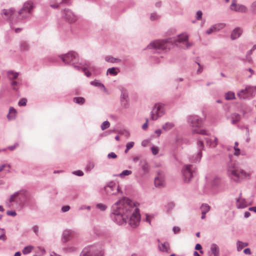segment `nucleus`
Wrapping results in <instances>:
<instances>
[{
  "mask_svg": "<svg viewBox=\"0 0 256 256\" xmlns=\"http://www.w3.org/2000/svg\"><path fill=\"white\" fill-rule=\"evenodd\" d=\"M225 98L226 100H231L235 98L234 93L232 92H228L225 94Z\"/></svg>",
  "mask_w": 256,
  "mask_h": 256,
  "instance_id": "22",
  "label": "nucleus"
},
{
  "mask_svg": "<svg viewBox=\"0 0 256 256\" xmlns=\"http://www.w3.org/2000/svg\"><path fill=\"white\" fill-rule=\"evenodd\" d=\"M242 30L240 28L234 29L231 34V38L233 40L239 38L242 33Z\"/></svg>",
  "mask_w": 256,
  "mask_h": 256,
  "instance_id": "16",
  "label": "nucleus"
},
{
  "mask_svg": "<svg viewBox=\"0 0 256 256\" xmlns=\"http://www.w3.org/2000/svg\"><path fill=\"white\" fill-rule=\"evenodd\" d=\"M200 210L202 213H206L210 210V207L206 204H203L200 207Z\"/></svg>",
  "mask_w": 256,
  "mask_h": 256,
  "instance_id": "23",
  "label": "nucleus"
},
{
  "mask_svg": "<svg viewBox=\"0 0 256 256\" xmlns=\"http://www.w3.org/2000/svg\"><path fill=\"white\" fill-rule=\"evenodd\" d=\"M16 199V192L14 193L13 194H12L10 198V203L14 202V200Z\"/></svg>",
  "mask_w": 256,
  "mask_h": 256,
  "instance_id": "40",
  "label": "nucleus"
},
{
  "mask_svg": "<svg viewBox=\"0 0 256 256\" xmlns=\"http://www.w3.org/2000/svg\"><path fill=\"white\" fill-rule=\"evenodd\" d=\"M7 76L8 78L11 81V84L14 89H16V72L14 71L10 70L8 72Z\"/></svg>",
  "mask_w": 256,
  "mask_h": 256,
  "instance_id": "14",
  "label": "nucleus"
},
{
  "mask_svg": "<svg viewBox=\"0 0 256 256\" xmlns=\"http://www.w3.org/2000/svg\"><path fill=\"white\" fill-rule=\"evenodd\" d=\"M157 16L155 14H152L151 16H150V19L152 20H156L157 18Z\"/></svg>",
  "mask_w": 256,
  "mask_h": 256,
  "instance_id": "56",
  "label": "nucleus"
},
{
  "mask_svg": "<svg viewBox=\"0 0 256 256\" xmlns=\"http://www.w3.org/2000/svg\"><path fill=\"white\" fill-rule=\"evenodd\" d=\"M0 240H4V234L2 231V230L0 229Z\"/></svg>",
  "mask_w": 256,
  "mask_h": 256,
  "instance_id": "52",
  "label": "nucleus"
},
{
  "mask_svg": "<svg viewBox=\"0 0 256 256\" xmlns=\"http://www.w3.org/2000/svg\"><path fill=\"white\" fill-rule=\"evenodd\" d=\"M104 189L110 194H116L120 190L118 185L113 182H110Z\"/></svg>",
  "mask_w": 256,
  "mask_h": 256,
  "instance_id": "8",
  "label": "nucleus"
},
{
  "mask_svg": "<svg viewBox=\"0 0 256 256\" xmlns=\"http://www.w3.org/2000/svg\"><path fill=\"white\" fill-rule=\"evenodd\" d=\"M5 166H6L5 164H2V166H0V172H2L4 170Z\"/></svg>",
  "mask_w": 256,
  "mask_h": 256,
  "instance_id": "62",
  "label": "nucleus"
},
{
  "mask_svg": "<svg viewBox=\"0 0 256 256\" xmlns=\"http://www.w3.org/2000/svg\"><path fill=\"white\" fill-rule=\"evenodd\" d=\"M195 248L196 250H200V253H203V252L201 250L202 248V247L200 244H196V245Z\"/></svg>",
  "mask_w": 256,
  "mask_h": 256,
  "instance_id": "41",
  "label": "nucleus"
},
{
  "mask_svg": "<svg viewBox=\"0 0 256 256\" xmlns=\"http://www.w3.org/2000/svg\"><path fill=\"white\" fill-rule=\"evenodd\" d=\"M128 98V94L126 92H122L121 96V99L122 102H127Z\"/></svg>",
  "mask_w": 256,
  "mask_h": 256,
  "instance_id": "33",
  "label": "nucleus"
},
{
  "mask_svg": "<svg viewBox=\"0 0 256 256\" xmlns=\"http://www.w3.org/2000/svg\"><path fill=\"white\" fill-rule=\"evenodd\" d=\"M152 152L153 154L156 155V154L158 152V147L153 146L152 148Z\"/></svg>",
  "mask_w": 256,
  "mask_h": 256,
  "instance_id": "36",
  "label": "nucleus"
},
{
  "mask_svg": "<svg viewBox=\"0 0 256 256\" xmlns=\"http://www.w3.org/2000/svg\"><path fill=\"white\" fill-rule=\"evenodd\" d=\"M74 174L78 176H82L84 174L83 172L81 170L75 171L74 172Z\"/></svg>",
  "mask_w": 256,
  "mask_h": 256,
  "instance_id": "45",
  "label": "nucleus"
},
{
  "mask_svg": "<svg viewBox=\"0 0 256 256\" xmlns=\"http://www.w3.org/2000/svg\"><path fill=\"white\" fill-rule=\"evenodd\" d=\"M132 174V172L128 170H124L121 174H120V176L121 177L125 176H128Z\"/></svg>",
  "mask_w": 256,
  "mask_h": 256,
  "instance_id": "35",
  "label": "nucleus"
},
{
  "mask_svg": "<svg viewBox=\"0 0 256 256\" xmlns=\"http://www.w3.org/2000/svg\"><path fill=\"white\" fill-rule=\"evenodd\" d=\"M91 84L92 85L95 86H99L101 85V84L98 81H93L91 82Z\"/></svg>",
  "mask_w": 256,
  "mask_h": 256,
  "instance_id": "46",
  "label": "nucleus"
},
{
  "mask_svg": "<svg viewBox=\"0 0 256 256\" xmlns=\"http://www.w3.org/2000/svg\"><path fill=\"white\" fill-rule=\"evenodd\" d=\"M164 105L160 103L155 104L151 112V119L156 120L158 118L164 114Z\"/></svg>",
  "mask_w": 256,
  "mask_h": 256,
  "instance_id": "6",
  "label": "nucleus"
},
{
  "mask_svg": "<svg viewBox=\"0 0 256 256\" xmlns=\"http://www.w3.org/2000/svg\"><path fill=\"white\" fill-rule=\"evenodd\" d=\"M173 231L174 234H178L180 232V228L178 226H174L173 228Z\"/></svg>",
  "mask_w": 256,
  "mask_h": 256,
  "instance_id": "48",
  "label": "nucleus"
},
{
  "mask_svg": "<svg viewBox=\"0 0 256 256\" xmlns=\"http://www.w3.org/2000/svg\"><path fill=\"white\" fill-rule=\"evenodd\" d=\"M15 148H16V146L14 145V146L8 147V149L10 150H13L15 149Z\"/></svg>",
  "mask_w": 256,
  "mask_h": 256,
  "instance_id": "60",
  "label": "nucleus"
},
{
  "mask_svg": "<svg viewBox=\"0 0 256 256\" xmlns=\"http://www.w3.org/2000/svg\"><path fill=\"white\" fill-rule=\"evenodd\" d=\"M152 218L151 216L146 215V222H148L150 224V220Z\"/></svg>",
  "mask_w": 256,
  "mask_h": 256,
  "instance_id": "54",
  "label": "nucleus"
},
{
  "mask_svg": "<svg viewBox=\"0 0 256 256\" xmlns=\"http://www.w3.org/2000/svg\"><path fill=\"white\" fill-rule=\"evenodd\" d=\"M22 48L24 46V50H26L28 48V46L26 44H22L21 46Z\"/></svg>",
  "mask_w": 256,
  "mask_h": 256,
  "instance_id": "63",
  "label": "nucleus"
},
{
  "mask_svg": "<svg viewBox=\"0 0 256 256\" xmlns=\"http://www.w3.org/2000/svg\"><path fill=\"white\" fill-rule=\"evenodd\" d=\"M6 214L8 216H16V212L15 211H10L8 210L6 212Z\"/></svg>",
  "mask_w": 256,
  "mask_h": 256,
  "instance_id": "42",
  "label": "nucleus"
},
{
  "mask_svg": "<svg viewBox=\"0 0 256 256\" xmlns=\"http://www.w3.org/2000/svg\"><path fill=\"white\" fill-rule=\"evenodd\" d=\"M106 60L107 62H118L119 61V60L118 59L114 58L112 57H108V56L106 58Z\"/></svg>",
  "mask_w": 256,
  "mask_h": 256,
  "instance_id": "34",
  "label": "nucleus"
},
{
  "mask_svg": "<svg viewBox=\"0 0 256 256\" xmlns=\"http://www.w3.org/2000/svg\"><path fill=\"white\" fill-rule=\"evenodd\" d=\"M206 142L210 146L214 147L218 144V140L214 136H211L210 138H206Z\"/></svg>",
  "mask_w": 256,
  "mask_h": 256,
  "instance_id": "19",
  "label": "nucleus"
},
{
  "mask_svg": "<svg viewBox=\"0 0 256 256\" xmlns=\"http://www.w3.org/2000/svg\"><path fill=\"white\" fill-rule=\"evenodd\" d=\"M27 102V100L25 98H22L18 102V106H25Z\"/></svg>",
  "mask_w": 256,
  "mask_h": 256,
  "instance_id": "32",
  "label": "nucleus"
},
{
  "mask_svg": "<svg viewBox=\"0 0 256 256\" xmlns=\"http://www.w3.org/2000/svg\"><path fill=\"white\" fill-rule=\"evenodd\" d=\"M16 116V110L12 107L10 108L9 112L7 115V118L11 120L15 118Z\"/></svg>",
  "mask_w": 256,
  "mask_h": 256,
  "instance_id": "18",
  "label": "nucleus"
},
{
  "mask_svg": "<svg viewBox=\"0 0 256 256\" xmlns=\"http://www.w3.org/2000/svg\"><path fill=\"white\" fill-rule=\"evenodd\" d=\"M228 174L234 180L238 182L240 179L250 178L251 173L246 172L238 166L234 165L229 167Z\"/></svg>",
  "mask_w": 256,
  "mask_h": 256,
  "instance_id": "2",
  "label": "nucleus"
},
{
  "mask_svg": "<svg viewBox=\"0 0 256 256\" xmlns=\"http://www.w3.org/2000/svg\"><path fill=\"white\" fill-rule=\"evenodd\" d=\"M250 214L248 212H246L244 213V217L246 218H248L250 216Z\"/></svg>",
  "mask_w": 256,
  "mask_h": 256,
  "instance_id": "58",
  "label": "nucleus"
},
{
  "mask_svg": "<svg viewBox=\"0 0 256 256\" xmlns=\"http://www.w3.org/2000/svg\"><path fill=\"white\" fill-rule=\"evenodd\" d=\"M230 8L232 10L235 12H247L246 7L242 4H237L236 0L232 1Z\"/></svg>",
  "mask_w": 256,
  "mask_h": 256,
  "instance_id": "9",
  "label": "nucleus"
},
{
  "mask_svg": "<svg viewBox=\"0 0 256 256\" xmlns=\"http://www.w3.org/2000/svg\"><path fill=\"white\" fill-rule=\"evenodd\" d=\"M32 230H34V233L38 235V227L36 226H34L33 228H32Z\"/></svg>",
  "mask_w": 256,
  "mask_h": 256,
  "instance_id": "51",
  "label": "nucleus"
},
{
  "mask_svg": "<svg viewBox=\"0 0 256 256\" xmlns=\"http://www.w3.org/2000/svg\"><path fill=\"white\" fill-rule=\"evenodd\" d=\"M238 142H236L234 146V153L236 156H238L240 153V150L238 148Z\"/></svg>",
  "mask_w": 256,
  "mask_h": 256,
  "instance_id": "31",
  "label": "nucleus"
},
{
  "mask_svg": "<svg viewBox=\"0 0 256 256\" xmlns=\"http://www.w3.org/2000/svg\"><path fill=\"white\" fill-rule=\"evenodd\" d=\"M107 73H109L110 74L114 76H116L118 74L116 68H108L107 70Z\"/></svg>",
  "mask_w": 256,
  "mask_h": 256,
  "instance_id": "28",
  "label": "nucleus"
},
{
  "mask_svg": "<svg viewBox=\"0 0 256 256\" xmlns=\"http://www.w3.org/2000/svg\"><path fill=\"white\" fill-rule=\"evenodd\" d=\"M158 248L160 251L170 252V248L168 242H164L158 245Z\"/></svg>",
  "mask_w": 256,
  "mask_h": 256,
  "instance_id": "17",
  "label": "nucleus"
},
{
  "mask_svg": "<svg viewBox=\"0 0 256 256\" xmlns=\"http://www.w3.org/2000/svg\"><path fill=\"white\" fill-rule=\"evenodd\" d=\"M110 126V124L108 121H105L102 122L101 125V128L102 130H104L108 128Z\"/></svg>",
  "mask_w": 256,
  "mask_h": 256,
  "instance_id": "30",
  "label": "nucleus"
},
{
  "mask_svg": "<svg viewBox=\"0 0 256 256\" xmlns=\"http://www.w3.org/2000/svg\"><path fill=\"white\" fill-rule=\"evenodd\" d=\"M114 213L116 216V220L119 223L128 222L131 226H138L140 221L138 209L128 199L124 198L116 202L113 206Z\"/></svg>",
  "mask_w": 256,
  "mask_h": 256,
  "instance_id": "1",
  "label": "nucleus"
},
{
  "mask_svg": "<svg viewBox=\"0 0 256 256\" xmlns=\"http://www.w3.org/2000/svg\"><path fill=\"white\" fill-rule=\"evenodd\" d=\"M249 210L256 212V206L251 207L249 208Z\"/></svg>",
  "mask_w": 256,
  "mask_h": 256,
  "instance_id": "59",
  "label": "nucleus"
},
{
  "mask_svg": "<svg viewBox=\"0 0 256 256\" xmlns=\"http://www.w3.org/2000/svg\"><path fill=\"white\" fill-rule=\"evenodd\" d=\"M236 244L238 251H240L244 248L248 246V243L244 242L241 241H238Z\"/></svg>",
  "mask_w": 256,
  "mask_h": 256,
  "instance_id": "21",
  "label": "nucleus"
},
{
  "mask_svg": "<svg viewBox=\"0 0 256 256\" xmlns=\"http://www.w3.org/2000/svg\"><path fill=\"white\" fill-rule=\"evenodd\" d=\"M74 102L78 104H82L84 103L85 100L82 97L74 98Z\"/></svg>",
  "mask_w": 256,
  "mask_h": 256,
  "instance_id": "27",
  "label": "nucleus"
},
{
  "mask_svg": "<svg viewBox=\"0 0 256 256\" xmlns=\"http://www.w3.org/2000/svg\"><path fill=\"white\" fill-rule=\"evenodd\" d=\"M210 250L214 256H219V248L216 244H212L211 246Z\"/></svg>",
  "mask_w": 256,
  "mask_h": 256,
  "instance_id": "20",
  "label": "nucleus"
},
{
  "mask_svg": "<svg viewBox=\"0 0 256 256\" xmlns=\"http://www.w3.org/2000/svg\"><path fill=\"white\" fill-rule=\"evenodd\" d=\"M194 256H200V255L198 254V253L197 252H194Z\"/></svg>",
  "mask_w": 256,
  "mask_h": 256,
  "instance_id": "64",
  "label": "nucleus"
},
{
  "mask_svg": "<svg viewBox=\"0 0 256 256\" xmlns=\"http://www.w3.org/2000/svg\"><path fill=\"white\" fill-rule=\"evenodd\" d=\"M202 12L201 11H198L196 13V18L198 20H200L201 19L202 16Z\"/></svg>",
  "mask_w": 256,
  "mask_h": 256,
  "instance_id": "43",
  "label": "nucleus"
},
{
  "mask_svg": "<svg viewBox=\"0 0 256 256\" xmlns=\"http://www.w3.org/2000/svg\"><path fill=\"white\" fill-rule=\"evenodd\" d=\"M236 120H234L232 121L233 123H236V122H238L240 120V116L238 114H236Z\"/></svg>",
  "mask_w": 256,
  "mask_h": 256,
  "instance_id": "55",
  "label": "nucleus"
},
{
  "mask_svg": "<svg viewBox=\"0 0 256 256\" xmlns=\"http://www.w3.org/2000/svg\"><path fill=\"white\" fill-rule=\"evenodd\" d=\"M77 56L78 54L76 52H70L67 54L62 55L60 58L64 62L68 64L76 59Z\"/></svg>",
  "mask_w": 256,
  "mask_h": 256,
  "instance_id": "10",
  "label": "nucleus"
},
{
  "mask_svg": "<svg viewBox=\"0 0 256 256\" xmlns=\"http://www.w3.org/2000/svg\"><path fill=\"white\" fill-rule=\"evenodd\" d=\"M172 45V42L169 40H157L152 42L148 46L156 50H167Z\"/></svg>",
  "mask_w": 256,
  "mask_h": 256,
  "instance_id": "5",
  "label": "nucleus"
},
{
  "mask_svg": "<svg viewBox=\"0 0 256 256\" xmlns=\"http://www.w3.org/2000/svg\"><path fill=\"white\" fill-rule=\"evenodd\" d=\"M134 142H130L127 144L126 147L128 148V149H130L134 146Z\"/></svg>",
  "mask_w": 256,
  "mask_h": 256,
  "instance_id": "49",
  "label": "nucleus"
},
{
  "mask_svg": "<svg viewBox=\"0 0 256 256\" xmlns=\"http://www.w3.org/2000/svg\"><path fill=\"white\" fill-rule=\"evenodd\" d=\"M154 182L156 187L164 186V180L162 174H158V176L155 178Z\"/></svg>",
  "mask_w": 256,
  "mask_h": 256,
  "instance_id": "15",
  "label": "nucleus"
},
{
  "mask_svg": "<svg viewBox=\"0 0 256 256\" xmlns=\"http://www.w3.org/2000/svg\"><path fill=\"white\" fill-rule=\"evenodd\" d=\"M71 232L68 230L64 231L63 234L62 240L64 242H66L68 240V238L70 236Z\"/></svg>",
  "mask_w": 256,
  "mask_h": 256,
  "instance_id": "26",
  "label": "nucleus"
},
{
  "mask_svg": "<svg viewBox=\"0 0 256 256\" xmlns=\"http://www.w3.org/2000/svg\"><path fill=\"white\" fill-rule=\"evenodd\" d=\"M198 144L200 148L203 147V143L202 141L198 142Z\"/></svg>",
  "mask_w": 256,
  "mask_h": 256,
  "instance_id": "61",
  "label": "nucleus"
},
{
  "mask_svg": "<svg viewBox=\"0 0 256 256\" xmlns=\"http://www.w3.org/2000/svg\"><path fill=\"white\" fill-rule=\"evenodd\" d=\"M174 126V124L172 122H166L165 124L162 128L164 130H168L172 128Z\"/></svg>",
  "mask_w": 256,
  "mask_h": 256,
  "instance_id": "24",
  "label": "nucleus"
},
{
  "mask_svg": "<svg viewBox=\"0 0 256 256\" xmlns=\"http://www.w3.org/2000/svg\"><path fill=\"white\" fill-rule=\"evenodd\" d=\"M2 14L4 18L6 19L8 22L11 28L16 32L15 28V23L16 22V14L14 8H10L8 10L4 9L2 11Z\"/></svg>",
  "mask_w": 256,
  "mask_h": 256,
  "instance_id": "3",
  "label": "nucleus"
},
{
  "mask_svg": "<svg viewBox=\"0 0 256 256\" xmlns=\"http://www.w3.org/2000/svg\"><path fill=\"white\" fill-rule=\"evenodd\" d=\"M148 119L146 118V122L142 125V128L144 130H146L148 127Z\"/></svg>",
  "mask_w": 256,
  "mask_h": 256,
  "instance_id": "44",
  "label": "nucleus"
},
{
  "mask_svg": "<svg viewBox=\"0 0 256 256\" xmlns=\"http://www.w3.org/2000/svg\"><path fill=\"white\" fill-rule=\"evenodd\" d=\"M70 207L68 206H66L62 208V210L63 212H66L69 210Z\"/></svg>",
  "mask_w": 256,
  "mask_h": 256,
  "instance_id": "50",
  "label": "nucleus"
},
{
  "mask_svg": "<svg viewBox=\"0 0 256 256\" xmlns=\"http://www.w3.org/2000/svg\"><path fill=\"white\" fill-rule=\"evenodd\" d=\"M244 252L246 254H250V250L248 248H246L244 250Z\"/></svg>",
  "mask_w": 256,
  "mask_h": 256,
  "instance_id": "53",
  "label": "nucleus"
},
{
  "mask_svg": "<svg viewBox=\"0 0 256 256\" xmlns=\"http://www.w3.org/2000/svg\"><path fill=\"white\" fill-rule=\"evenodd\" d=\"M84 256H98L97 254L93 252H87L84 254Z\"/></svg>",
  "mask_w": 256,
  "mask_h": 256,
  "instance_id": "47",
  "label": "nucleus"
},
{
  "mask_svg": "<svg viewBox=\"0 0 256 256\" xmlns=\"http://www.w3.org/2000/svg\"><path fill=\"white\" fill-rule=\"evenodd\" d=\"M214 26L216 32L222 29L225 26V24H218L214 25Z\"/></svg>",
  "mask_w": 256,
  "mask_h": 256,
  "instance_id": "29",
  "label": "nucleus"
},
{
  "mask_svg": "<svg viewBox=\"0 0 256 256\" xmlns=\"http://www.w3.org/2000/svg\"><path fill=\"white\" fill-rule=\"evenodd\" d=\"M34 249V247L32 246H28L25 247L22 250V253L24 254H26L30 253L32 250Z\"/></svg>",
  "mask_w": 256,
  "mask_h": 256,
  "instance_id": "25",
  "label": "nucleus"
},
{
  "mask_svg": "<svg viewBox=\"0 0 256 256\" xmlns=\"http://www.w3.org/2000/svg\"><path fill=\"white\" fill-rule=\"evenodd\" d=\"M96 207L100 209L101 210H104L106 209V206L101 204H97Z\"/></svg>",
  "mask_w": 256,
  "mask_h": 256,
  "instance_id": "38",
  "label": "nucleus"
},
{
  "mask_svg": "<svg viewBox=\"0 0 256 256\" xmlns=\"http://www.w3.org/2000/svg\"><path fill=\"white\" fill-rule=\"evenodd\" d=\"M216 32V30H215L214 28V26H212L208 30L206 31V34H212V32Z\"/></svg>",
  "mask_w": 256,
  "mask_h": 256,
  "instance_id": "37",
  "label": "nucleus"
},
{
  "mask_svg": "<svg viewBox=\"0 0 256 256\" xmlns=\"http://www.w3.org/2000/svg\"><path fill=\"white\" fill-rule=\"evenodd\" d=\"M108 158H116L117 156L114 152H110L108 154Z\"/></svg>",
  "mask_w": 256,
  "mask_h": 256,
  "instance_id": "39",
  "label": "nucleus"
},
{
  "mask_svg": "<svg viewBox=\"0 0 256 256\" xmlns=\"http://www.w3.org/2000/svg\"><path fill=\"white\" fill-rule=\"evenodd\" d=\"M64 18L70 23H74L77 20L76 16L69 10H64Z\"/></svg>",
  "mask_w": 256,
  "mask_h": 256,
  "instance_id": "13",
  "label": "nucleus"
},
{
  "mask_svg": "<svg viewBox=\"0 0 256 256\" xmlns=\"http://www.w3.org/2000/svg\"><path fill=\"white\" fill-rule=\"evenodd\" d=\"M34 8L33 3L28 1L24 4L22 8L20 10L18 14L22 18L28 16Z\"/></svg>",
  "mask_w": 256,
  "mask_h": 256,
  "instance_id": "7",
  "label": "nucleus"
},
{
  "mask_svg": "<svg viewBox=\"0 0 256 256\" xmlns=\"http://www.w3.org/2000/svg\"><path fill=\"white\" fill-rule=\"evenodd\" d=\"M155 132L156 134H157L158 136H159L161 134V130H157L155 131Z\"/></svg>",
  "mask_w": 256,
  "mask_h": 256,
  "instance_id": "57",
  "label": "nucleus"
},
{
  "mask_svg": "<svg viewBox=\"0 0 256 256\" xmlns=\"http://www.w3.org/2000/svg\"><path fill=\"white\" fill-rule=\"evenodd\" d=\"M188 36L186 34H182L180 35H179L177 39L174 41V42L177 44L178 43H182V44H185L186 45V47L187 48H188L192 46V44H190L188 41Z\"/></svg>",
  "mask_w": 256,
  "mask_h": 256,
  "instance_id": "12",
  "label": "nucleus"
},
{
  "mask_svg": "<svg viewBox=\"0 0 256 256\" xmlns=\"http://www.w3.org/2000/svg\"><path fill=\"white\" fill-rule=\"evenodd\" d=\"M191 166V165H186L182 171L184 176V180L187 182L190 180L192 176V171Z\"/></svg>",
  "mask_w": 256,
  "mask_h": 256,
  "instance_id": "11",
  "label": "nucleus"
},
{
  "mask_svg": "<svg viewBox=\"0 0 256 256\" xmlns=\"http://www.w3.org/2000/svg\"><path fill=\"white\" fill-rule=\"evenodd\" d=\"M189 121L192 124V132L193 133L206 134V131L204 130L200 129V128L202 125V120H200L198 116H192L189 118Z\"/></svg>",
  "mask_w": 256,
  "mask_h": 256,
  "instance_id": "4",
  "label": "nucleus"
}]
</instances>
